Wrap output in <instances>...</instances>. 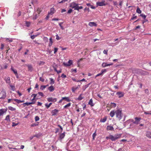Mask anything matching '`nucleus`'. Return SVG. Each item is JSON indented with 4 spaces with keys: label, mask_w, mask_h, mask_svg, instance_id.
<instances>
[{
    "label": "nucleus",
    "mask_w": 151,
    "mask_h": 151,
    "mask_svg": "<svg viewBox=\"0 0 151 151\" xmlns=\"http://www.w3.org/2000/svg\"><path fill=\"white\" fill-rule=\"evenodd\" d=\"M79 4L73 2L70 3V7L73 9H74L75 10L78 11L79 9H82L83 8V7L82 6H79Z\"/></svg>",
    "instance_id": "obj_1"
},
{
    "label": "nucleus",
    "mask_w": 151,
    "mask_h": 151,
    "mask_svg": "<svg viewBox=\"0 0 151 151\" xmlns=\"http://www.w3.org/2000/svg\"><path fill=\"white\" fill-rule=\"evenodd\" d=\"M121 135L122 134H116L114 136L111 135L109 136V139H110L112 141H114L120 138Z\"/></svg>",
    "instance_id": "obj_2"
},
{
    "label": "nucleus",
    "mask_w": 151,
    "mask_h": 151,
    "mask_svg": "<svg viewBox=\"0 0 151 151\" xmlns=\"http://www.w3.org/2000/svg\"><path fill=\"white\" fill-rule=\"evenodd\" d=\"M122 112V110L120 109H117L116 110L115 114L116 116L119 120H120L122 118L123 116V114Z\"/></svg>",
    "instance_id": "obj_3"
},
{
    "label": "nucleus",
    "mask_w": 151,
    "mask_h": 151,
    "mask_svg": "<svg viewBox=\"0 0 151 151\" xmlns=\"http://www.w3.org/2000/svg\"><path fill=\"white\" fill-rule=\"evenodd\" d=\"M107 4L105 0H102L101 2H97L96 3V5L97 6H105Z\"/></svg>",
    "instance_id": "obj_4"
},
{
    "label": "nucleus",
    "mask_w": 151,
    "mask_h": 151,
    "mask_svg": "<svg viewBox=\"0 0 151 151\" xmlns=\"http://www.w3.org/2000/svg\"><path fill=\"white\" fill-rule=\"evenodd\" d=\"M7 110V108L5 109H0V116H3L4 113H6Z\"/></svg>",
    "instance_id": "obj_5"
},
{
    "label": "nucleus",
    "mask_w": 151,
    "mask_h": 151,
    "mask_svg": "<svg viewBox=\"0 0 151 151\" xmlns=\"http://www.w3.org/2000/svg\"><path fill=\"white\" fill-rule=\"evenodd\" d=\"M2 94V96L0 98V99H4L6 96V93L4 91H2L1 92Z\"/></svg>",
    "instance_id": "obj_6"
},
{
    "label": "nucleus",
    "mask_w": 151,
    "mask_h": 151,
    "mask_svg": "<svg viewBox=\"0 0 151 151\" xmlns=\"http://www.w3.org/2000/svg\"><path fill=\"white\" fill-rule=\"evenodd\" d=\"M135 121L133 122V124H138L141 120V118L136 117L134 118Z\"/></svg>",
    "instance_id": "obj_7"
},
{
    "label": "nucleus",
    "mask_w": 151,
    "mask_h": 151,
    "mask_svg": "<svg viewBox=\"0 0 151 151\" xmlns=\"http://www.w3.org/2000/svg\"><path fill=\"white\" fill-rule=\"evenodd\" d=\"M72 61L71 60H69L68 63H63V65L65 66H70L72 64Z\"/></svg>",
    "instance_id": "obj_8"
},
{
    "label": "nucleus",
    "mask_w": 151,
    "mask_h": 151,
    "mask_svg": "<svg viewBox=\"0 0 151 151\" xmlns=\"http://www.w3.org/2000/svg\"><path fill=\"white\" fill-rule=\"evenodd\" d=\"M47 100L49 102H55L57 101V99L55 98L52 97L48 98L47 99Z\"/></svg>",
    "instance_id": "obj_9"
},
{
    "label": "nucleus",
    "mask_w": 151,
    "mask_h": 151,
    "mask_svg": "<svg viewBox=\"0 0 151 151\" xmlns=\"http://www.w3.org/2000/svg\"><path fill=\"white\" fill-rule=\"evenodd\" d=\"M113 65V63H111L108 64L104 62L102 64V66L104 67H105L107 66H110Z\"/></svg>",
    "instance_id": "obj_10"
},
{
    "label": "nucleus",
    "mask_w": 151,
    "mask_h": 151,
    "mask_svg": "<svg viewBox=\"0 0 151 151\" xmlns=\"http://www.w3.org/2000/svg\"><path fill=\"white\" fill-rule=\"evenodd\" d=\"M116 95L119 96V98H120L124 96V93L122 92H119L116 93Z\"/></svg>",
    "instance_id": "obj_11"
},
{
    "label": "nucleus",
    "mask_w": 151,
    "mask_h": 151,
    "mask_svg": "<svg viewBox=\"0 0 151 151\" xmlns=\"http://www.w3.org/2000/svg\"><path fill=\"white\" fill-rule=\"evenodd\" d=\"M88 25L90 27H96L97 26V24L94 22H90L88 23Z\"/></svg>",
    "instance_id": "obj_12"
},
{
    "label": "nucleus",
    "mask_w": 151,
    "mask_h": 151,
    "mask_svg": "<svg viewBox=\"0 0 151 151\" xmlns=\"http://www.w3.org/2000/svg\"><path fill=\"white\" fill-rule=\"evenodd\" d=\"M55 11L54 8H52L50 9V12L48 13V15H52L55 12Z\"/></svg>",
    "instance_id": "obj_13"
},
{
    "label": "nucleus",
    "mask_w": 151,
    "mask_h": 151,
    "mask_svg": "<svg viewBox=\"0 0 151 151\" xmlns=\"http://www.w3.org/2000/svg\"><path fill=\"white\" fill-rule=\"evenodd\" d=\"M58 112V110L56 109L53 110L51 111V114L52 116L56 115Z\"/></svg>",
    "instance_id": "obj_14"
},
{
    "label": "nucleus",
    "mask_w": 151,
    "mask_h": 151,
    "mask_svg": "<svg viewBox=\"0 0 151 151\" xmlns=\"http://www.w3.org/2000/svg\"><path fill=\"white\" fill-rule=\"evenodd\" d=\"M115 114L116 110H113L111 111L109 115L111 117H112L114 116Z\"/></svg>",
    "instance_id": "obj_15"
},
{
    "label": "nucleus",
    "mask_w": 151,
    "mask_h": 151,
    "mask_svg": "<svg viewBox=\"0 0 151 151\" xmlns=\"http://www.w3.org/2000/svg\"><path fill=\"white\" fill-rule=\"evenodd\" d=\"M65 132H64L63 133L60 134L59 135V138L62 140L63 139L65 136Z\"/></svg>",
    "instance_id": "obj_16"
},
{
    "label": "nucleus",
    "mask_w": 151,
    "mask_h": 151,
    "mask_svg": "<svg viewBox=\"0 0 151 151\" xmlns=\"http://www.w3.org/2000/svg\"><path fill=\"white\" fill-rule=\"evenodd\" d=\"M107 119V118L106 116L104 117V118H101L100 120V122L102 123H104L106 122Z\"/></svg>",
    "instance_id": "obj_17"
},
{
    "label": "nucleus",
    "mask_w": 151,
    "mask_h": 151,
    "mask_svg": "<svg viewBox=\"0 0 151 151\" xmlns=\"http://www.w3.org/2000/svg\"><path fill=\"white\" fill-rule=\"evenodd\" d=\"M4 80L7 83L9 84L11 83L10 78L9 77H5Z\"/></svg>",
    "instance_id": "obj_18"
},
{
    "label": "nucleus",
    "mask_w": 151,
    "mask_h": 151,
    "mask_svg": "<svg viewBox=\"0 0 151 151\" xmlns=\"http://www.w3.org/2000/svg\"><path fill=\"white\" fill-rule=\"evenodd\" d=\"M106 129L107 130L113 131L114 130V128L112 126L109 125L107 126Z\"/></svg>",
    "instance_id": "obj_19"
},
{
    "label": "nucleus",
    "mask_w": 151,
    "mask_h": 151,
    "mask_svg": "<svg viewBox=\"0 0 151 151\" xmlns=\"http://www.w3.org/2000/svg\"><path fill=\"white\" fill-rule=\"evenodd\" d=\"M27 65V66L28 68V70L31 72L33 70V68L32 65Z\"/></svg>",
    "instance_id": "obj_20"
},
{
    "label": "nucleus",
    "mask_w": 151,
    "mask_h": 151,
    "mask_svg": "<svg viewBox=\"0 0 151 151\" xmlns=\"http://www.w3.org/2000/svg\"><path fill=\"white\" fill-rule=\"evenodd\" d=\"M11 70L13 71L16 75H17V72L16 70L14 69L13 67L11 68Z\"/></svg>",
    "instance_id": "obj_21"
},
{
    "label": "nucleus",
    "mask_w": 151,
    "mask_h": 151,
    "mask_svg": "<svg viewBox=\"0 0 151 151\" xmlns=\"http://www.w3.org/2000/svg\"><path fill=\"white\" fill-rule=\"evenodd\" d=\"M13 100L16 101L17 103L19 104L23 102H24V101H21L20 100L16 99H13Z\"/></svg>",
    "instance_id": "obj_22"
},
{
    "label": "nucleus",
    "mask_w": 151,
    "mask_h": 151,
    "mask_svg": "<svg viewBox=\"0 0 151 151\" xmlns=\"http://www.w3.org/2000/svg\"><path fill=\"white\" fill-rule=\"evenodd\" d=\"M48 90L50 92H52L54 90V88L53 86H51L49 87Z\"/></svg>",
    "instance_id": "obj_23"
},
{
    "label": "nucleus",
    "mask_w": 151,
    "mask_h": 151,
    "mask_svg": "<svg viewBox=\"0 0 151 151\" xmlns=\"http://www.w3.org/2000/svg\"><path fill=\"white\" fill-rule=\"evenodd\" d=\"M53 42L52 38L51 37H50L49 39V46L50 47L51 46Z\"/></svg>",
    "instance_id": "obj_24"
},
{
    "label": "nucleus",
    "mask_w": 151,
    "mask_h": 151,
    "mask_svg": "<svg viewBox=\"0 0 151 151\" xmlns=\"http://www.w3.org/2000/svg\"><path fill=\"white\" fill-rule=\"evenodd\" d=\"M88 104L90 105L91 106H94V104L93 103V100L92 99H91L88 102Z\"/></svg>",
    "instance_id": "obj_25"
},
{
    "label": "nucleus",
    "mask_w": 151,
    "mask_h": 151,
    "mask_svg": "<svg viewBox=\"0 0 151 151\" xmlns=\"http://www.w3.org/2000/svg\"><path fill=\"white\" fill-rule=\"evenodd\" d=\"M146 136L149 138H151V133L150 132H147L146 134Z\"/></svg>",
    "instance_id": "obj_26"
},
{
    "label": "nucleus",
    "mask_w": 151,
    "mask_h": 151,
    "mask_svg": "<svg viewBox=\"0 0 151 151\" xmlns=\"http://www.w3.org/2000/svg\"><path fill=\"white\" fill-rule=\"evenodd\" d=\"M8 108L9 110L11 111H15L16 110V109L15 108H14L11 106H9Z\"/></svg>",
    "instance_id": "obj_27"
},
{
    "label": "nucleus",
    "mask_w": 151,
    "mask_h": 151,
    "mask_svg": "<svg viewBox=\"0 0 151 151\" xmlns=\"http://www.w3.org/2000/svg\"><path fill=\"white\" fill-rule=\"evenodd\" d=\"M90 84V83H89L88 84L84 86L82 88L83 91H84L85 90V89L89 86Z\"/></svg>",
    "instance_id": "obj_28"
},
{
    "label": "nucleus",
    "mask_w": 151,
    "mask_h": 151,
    "mask_svg": "<svg viewBox=\"0 0 151 151\" xmlns=\"http://www.w3.org/2000/svg\"><path fill=\"white\" fill-rule=\"evenodd\" d=\"M52 104V103H50L49 104H47V103H46L45 104V106L48 109L50 107Z\"/></svg>",
    "instance_id": "obj_29"
},
{
    "label": "nucleus",
    "mask_w": 151,
    "mask_h": 151,
    "mask_svg": "<svg viewBox=\"0 0 151 151\" xmlns=\"http://www.w3.org/2000/svg\"><path fill=\"white\" fill-rule=\"evenodd\" d=\"M25 24H26V26L27 27H29L31 24V22H29L25 21Z\"/></svg>",
    "instance_id": "obj_30"
},
{
    "label": "nucleus",
    "mask_w": 151,
    "mask_h": 151,
    "mask_svg": "<svg viewBox=\"0 0 151 151\" xmlns=\"http://www.w3.org/2000/svg\"><path fill=\"white\" fill-rule=\"evenodd\" d=\"M30 103V102H26L23 103L22 104L24 107H25L26 106H28L30 104H31Z\"/></svg>",
    "instance_id": "obj_31"
},
{
    "label": "nucleus",
    "mask_w": 151,
    "mask_h": 151,
    "mask_svg": "<svg viewBox=\"0 0 151 151\" xmlns=\"http://www.w3.org/2000/svg\"><path fill=\"white\" fill-rule=\"evenodd\" d=\"M40 35V33H38L37 35H31V38L33 40L34 39L35 37H36L38 35Z\"/></svg>",
    "instance_id": "obj_32"
},
{
    "label": "nucleus",
    "mask_w": 151,
    "mask_h": 151,
    "mask_svg": "<svg viewBox=\"0 0 151 151\" xmlns=\"http://www.w3.org/2000/svg\"><path fill=\"white\" fill-rule=\"evenodd\" d=\"M63 99L65 100L66 101L69 102L70 101V100L68 97H63Z\"/></svg>",
    "instance_id": "obj_33"
},
{
    "label": "nucleus",
    "mask_w": 151,
    "mask_h": 151,
    "mask_svg": "<svg viewBox=\"0 0 151 151\" xmlns=\"http://www.w3.org/2000/svg\"><path fill=\"white\" fill-rule=\"evenodd\" d=\"M78 88V87H73L72 88V90L73 92H74Z\"/></svg>",
    "instance_id": "obj_34"
},
{
    "label": "nucleus",
    "mask_w": 151,
    "mask_h": 151,
    "mask_svg": "<svg viewBox=\"0 0 151 151\" xmlns=\"http://www.w3.org/2000/svg\"><path fill=\"white\" fill-rule=\"evenodd\" d=\"M50 83L51 85H52L53 84H54L55 83V81L54 80V79L52 78H50Z\"/></svg>",
    "instance_id": "obj_35"
},
{
    "label": "nucleus",
    "mask_w": 151,
    "mask_h": 151,
    "mask_svg": "<svg viewBox=\"0 0 151 151\" xmlns=\"http://www.w3.org/2000/svg\"><path fill=\"white\" fill-rule=\"evenodd\" d=\"M5 120L6 121H8V122H10V119L9 118V115H8L6 117Z\"/></svg>",
    "instance_id": "obj_36"
},
{
    "label": "nucleus",
    "mask_w": 151,
    "mask_h": 151,
    "mask_svg": "<svg viewBox=\"0 0 151 151\" xmlns=\"http://www.w3.org/2000/svg\"><path fill=\"white\" fill-rule=\"evenodd\" d=\"M71 105V103H70L67 104L65 106H64V108H67L68 107H69Z\"/></svg>",
    "instance_id": "obj_37"
},
{
    "label": "nucleus",
    "mask_w": 151,
    "mask_h": 151,
    "mask_svg": "<svg viewBox=\"0 0 151 151\" xmlns=\"http://www.w3.org/2000/svg\"><path fill=\"white\" fill-rule=\"evenodd\" d=\"M46 87V86H44V85H42L40 86V89L41 90H43Z\"/></svg>",
    "instance_id": "obj_38"
},
{
    "label": "nucleus",
    "mask_w": 151,
    "mask_h": 151,
    "mask_svg": "<svg viewBox=\"0 0 151 151\" xmlns=\"http://www.w3.org/2000/svg\"><path fill=\"white\" fill-rule=\"evenodd\" d=\"M83 99V97L81 96V94L78 98V100L79 101L82 100Z\"/></svg>",
    "instance_id": "obj_39"
},
{
    "label": "nucleus",
    "mask_w": 151,
    "mask_h": 151,
    "mask_svg": "<svg viewBox=\"0 0 151 151\" xmlns=\"http://www.w3.org/2000/svg\"><path fill=\"white\" fill-rule=\"evenodd\" d=\"M136 12L138 14H140L141 13V11L140 10L139 8H137V9Z\"/></svg>",
    "instance_id": "obj_40"
},
{
    "label": "nucleus",
    "mask_w": 151,
    "mask_h": 151,
    "mask_svg": "<svg viewBox=\"0 0 151 151\" xmlns=\"http://www.w3.org/2000/svg\"><path fill=\"white\" fill-rule=\"evenodd\" d=\"M111 106L114 108L116 107V104L114 103H111Z\"/></svg>",
    "instance_id": "obj_41"
},
{
    "label": "nucleus",
    "mask_w": 151,
    "mask_h": 151,
    "mask_svg": "<svg viewBox=\"0 0 151 151\" xmlns=\"http://www.w3.org/2000/svg\"><path fill=\"white\" fill-rule=\"evenodd\" d=\"M144 114L146 115L150 114L151 115V111H144Z\"/></svg>",
    "instance_id": "obj_42"
},
{
    "label": "nucleus",
    "mask_w": 151,
    "mask_h": 151,
    "mask_svg": "<svg viewBox=\"0 0 151 151\" xmlns=\"http://www.w3.org/2000/svg\"><path fill=\"white\" fill-rule=\"evenodd\" d=\"M140 16L142 17L144 19H145L146 18V16L142 14H140Z\"/></svg>",
    "instance_id": "obj_43"
},
{
    "label": "nucleus",
    "mask_w": 151,
    "mask_h": 151,
    "mask_svg": "<svg viewBox=\"0 0 151 151\" xmlns=\"http://www.w3.org/2000/svg\"><path fill=\"white\" fill-rule=\"evenodd\" d=\"M54 70L57 72L58 73H59L61 72V70H57L56 68L54 69Z\"/></svg>",
    "instance_id": "obj_44"
},
{
    "label": "nucleus",
    "mask_w": 151,
    "mask_h": 151,
    "mask_svg": "<svg viewBox=\"0 0 151 151\" xmlns=\"http://www.w3.org/2000/svg\"><path fill=\"white\" fill-rule=\"evenodd\" d=\"M63 24V22H61L60 23H59V25L60 26L61 29H64V27H63L62 26V24Z\"/></svg>",
    "instance_id": "obj_45"
},
{
    "label": "nucleus",
    "mask_w": 151,
    "mask_h": 151,
    "mask_svg": "<svg viewBox=\"0 0 151 151\" xmlns=\"http://www.w3.org/2000/svg\"><path fill=\"white\" fill-rule=\"evenodd\" d=\"M145 92L147 94V95H148L149 94V91L148 89H145Z\"/></svg>",
    "instance_id": "obj_46"
},
{
    "label": "nucleus",
    "mask_w": 151,
    "mask_h": 151,
    "mask_svg": "<svg viewBox=\"0 0 151 151\" xmlns=\"http://www.w3.org/2000/svg\"><path fill=\"white\" fill-rule=\"evenodd\" d=\"M35 121L36 122H37L39 120L40 118L38 116H36L35 117Z\"/></svg>",
    "instance_id": "obj_47"
},
{
    "label": "nucleus",
    "mask_w": 151,
    "mask_h": 151,
    "mask_svg": "<svg viewBox=\"0 0 151 151\" xmlns=\"http://www.w3.org/2000/svg\"><path fill=\"white\" fill-rule=\"evenodd\" d=\"M56 39L57 40H59L61 39V38L58 35H56Z\"/></svg>",
    "instance_id": "obj_48"
},
{
    "label": "nucleus",
    "mask_w": 151,
    "mask_h": 151,
    "mask_svg": "<svg viewBox=\"0 0 151 151\" xmlns=\"http://www.w3.org/2000/svg\"><path fill=\"white\" fill-rule=\"evenodd\" d=\"M6 40H8L9 42H12L13 41V39L12 38H6Z\"/></svg>",
    "instance_id": "obj_49"
},
{
    "label": "nucleus",
    "mask_w": 151,
    "mask_h": 151,
    "mask_svg": "<svg viewBox=\"0 0 151 151\" xmlns=\"http://www.w3.org/2000/svg\"><path fill=\"white\" fill-rule=\"evenodd\" d=\"M73 10L71 9H69L68 11V13L70 14L72 12Z\"/></svg>",
    "instance_id": "obj_50"
},
{
    "label": "nucleus",
    "mask_w": 151,
    "mask_h": 151,
    "mask_svg": "<svg viewBox=\"0 0 151 151\" xmlns=\"http://www.w3.org/2000/svg\"><path fill=\"white\" fill-rule=\"evenodd\" d=\"M96 135V132L93 134L92 137L93 139H94V138Z\"/></svg>",
    "instance_id": "obj_51"
},
{
    "label": "nucleus",
    "mask_w": 151,
    "mask_h": 151,
    "mask_svg": "<svg viewBox=\"0 0 151 151\" xmlns=\"http://www.w3.org/2000/svg\"><path fill=\"white\" fill-rule=\"evenodd\" d=\"M80 81H86L84 78H83L82 80H78L77 81V82H80Z\"/></svg>",
    "instance_id": "obj_52"
},
{
    "label": "nucleus",
    "mask_w": 151,
    "mask_h": 151,
    "mask_svg": "<svg viewBox=\"0 0 151 151\" xmlns=\"http://www.w3.org/2000/svg\"><path fill=\"white\" fill-rule=\"evenodd\" d=\"M38 94L39 95L41 96H44L42 92H39L38 93Z\"/></svg>",
    "instance_id": "obj_53"
},
{
    "label": "nucleus",
    "mask_w": 151,
    "mask_h": 151,
    "mask_svg": "<svg viewBox=\"0 0 151 151\" xmlns=\"http://www.w3.org/2000/svg\"><path fill=\"white\" fill-rule=\"evenodd\" d=\"M61 77L63 78H65L66 77V75H65L64 74H62L61 75Z\"/></svg>",
    "instance_id": "obj_54"
},
{
    "label": "nucleus",
    "mask_w": 151,
    "mask_h": 151,
    "mask_svg": "<svg viewBox=\"0 0 151 151\" xmlns=\"http://www.w3.org/2000/svg\"><path fill=\"white\" fill-rule=\"evenodd\" d=\"M84 11H86V10H87L88 11V12H89V11H90V9H89V8H87V7H86L84 9Z\"/></svg>",
    "instance_id": "obj_55"
},
{
    "label": "nucleus",
    "mask_w": 151,
    "mask_h": 151,
    "mask_svg": "<svg viewBox=\"0 0 151 151\" xmlns=\"http://www.w3.org/2000/svg\"><path fill=\"white\" fill-rule=\"evenodd\" d=\"M4 44H1V47L0 49L1 50H3L4 49Z\"/></svg>",
    "instance_id": "obj_56"
},
{
    "label": "nucleus",
    "mask_w": 151,
    "mask_h": 151,
    "mask_svg": "<svg viewBox=\"0 0 151 151\" xmlns=\"http://www.w3.org/2000/svg\"><path fill=\"white\" fill-rule=\"evenodd\" d=\"M58 50V49L57 48L55 47L54 48V53L55 54L57 52Z\"/></svg>",
    "instance_id": "obj_57"
},
{
    "label": "nucleus",
    "mask_w": 151,
    "mask_h": 151,
    "mask_svg": "<svg viewBox=\"0 0 151 151\" xmlns=\"http://www.w3.org/2000/svg\"><path fill=\"white\" fill-rule=\"evenodd\" d=\"M106 70L105 69H104V70H102L101 71V73H102V74H103V73H105V72H106Z\"/></svg>",
    "instance_id": "obj_58"
},
{
    "label": "nucleus",
    "mask_w": 151,
    "mask_h": 151,
    "mask_svg": "<svg viewBox=\"0 0 151 151\" xmlns=\"http://www.w3.org/2000/svg\"><path fill=\"white\" fill-rule=\"evenodd\" d=\"M102 73H101L97 74L96 76V77H98L99 76H101L102 75Z\"/></svg>",
    "instance_id": "obj_59"
},
{
    "label": "nucleus",
    "mask_w": 151,
    "mask_h": 151,
    "mask_svg": "<svg viewBox=\"0 0 151 151\" xmlns=\"http://www.w3.org/2000/svg\"><path fill=\"white\" fill-rule=\"evenodd\" d=\"M107 50H104L103 51V53L104 54H107Z\"/></svg>",
    "instance_id": "obj_60"
},
{
    "label": "nucleus",
    "mask_w": 151,
    "mask_h": 151,
    "mask_svg": "<svg viewBox=\"0 0 151 151\" xmlns=\"http://www.w3.org/2000/svg\"><path fill=\"white\" fill-rule=\"evenodd\" d=\"M37 14H36L35 16H34L33 18V20H35L37 19Z\"/></svg>",
    "instance_id": "obj_61"
},
{
    "label": "nucleus",
    "mask_w": 151,
    "mask_h": 151,
    "mask_svg": "<svg viewBox=\"0 0 151 151\" xmlns=\"http://www.w3.org/2000/svg\"><path fill=\"white\" fill-rule=\"evenodd\" d=\"M40 80L42 82H44V79L42 78L41 77L40 78Z\"/></svg>",
    "instance_id": "obj_62"
},
{
    "label": "nucleus",
    "mask_w": 151,
    "mask_h": 151,
    "mask_svg": "<svg viewBox=\"0 0 151 151\" xmlns=\"http://www.w3.org/2000/svg\"><path fill=\"white\" fill-rule=\"evenodd\" d=\"M41 11L40 10V9H38L37 10V13H38L39 14L40 13Z\"/></svg>",
    "instance_id": "obj_63"
},
{
    "label": "nucleus",
    "mask_w": 151,
    "mask_h": 151,
    "mask_svg": "<svg viewBox=\"0 0 151 151\" xmlns=\"http://www.w3.org/2000/svg\"><path fill=\"white\" fill-rule=\"evenodd\" d=\"M55 129V133H58L59 132V129L58 128H56Z\"/></svg>",
    "instance_id": "obj_64"
}]
</instances>
